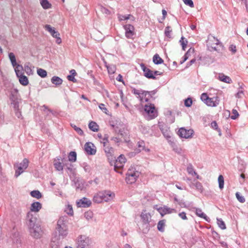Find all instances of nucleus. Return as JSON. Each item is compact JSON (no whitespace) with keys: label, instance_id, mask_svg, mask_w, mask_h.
<instances>
[{"label":"nucleus","instance_id":"bb28decb","mask_svg":"<svg viewBox=\"0 0 248 248\" xmlns=\"http://www.w3.org/2000/svg\"><path fill=\"white\" fill-rule=\"evenodd\" d=\"M45 29L48 31L54 38H55L57 31H55L54 27H52L51 26L49 25V24H46V25L45 26Z\"/></svg>","mask_w":248,"mask_h":248},{"label":"nucleus","instance_id":"4be33fe9","mask_svg":"<svg viewBox=\"0 0 248 248\" xmlns=\"http://www.w3.org/2000/svg\"><path fill=\"white\" fill-rule=\"evenodd\" d=\"M8 56L12 66L14 67V68H15V71L16 73V69L17 67V65H19L20 64L17 63L16 55L14 53L10 52L8 54Z\"/></svg>","mask_w":248,"mask_h":248},{"label":"nucleus","instance_id":"58836bf2","mask_svg":"<svg viewBox=\"0 0 248 248\" xmlns=\"http://www.w3.org/2000/svg\"><path fill=\"white\" fill-rule=\"evenodd\" d=\"M31 195L32 197L36 198V199H40L42 196L39 190H32L31 192Z\"/></svg>","mask_w":248,"mask_h":248},{"label":"nucleus","instance_id":"c03bdc74","mask_svg":"<svg viewBox=\"0 0 248 248\" xmlns=\"http://www.w3.org/2000/svg\"><path fill=\"white\" fill-rule=\"evenodd\" d=\"M217 221L219 227L222 229V230H224V229L226 228V226L224 221H222L221 219H217Z\"/></svg>","mask_w":248,"mask_h":248},{"label":"nucleus","instance_id":"680f3d73","mask_svg":"<svg viewBox=\"0 0 248 248\" xmlns=\"http://www.w3.org/2000/svg\"><path fill=\"white\" fill-rule=\"evenodd\" d=\"M162 14H163V17H162L161 20H159V22H160V23H162V22H163V21L164 20L166 16L167 15V12H166L165 9H163L162 11Z\"/></svg>","mask_w":248,"mask_h":248},{"label":"nucleus","instance_id":"72a5a7b5","mask_svg":"<svg viewBox=\"0 0 248 248\" xmlns=\"http://www.w3.org/2000/svg\"><path fill=\"white\" fill-rule=\"evenodd\" d=\"M165 220H161L159 221L157 223V229L161 232L164 231V227L165 226Z\"/></svg>","mask_w":248,"mask_h":248},{"label":"nucleus","instance_id":"6e6552de","mask_svg":"<svg viewBox=\"0 0 248 248\" xmlns=\"http://www.w3.org/2000/svg\"><path fill=\"white\" fill-rule=\"evenodd\" d=\"M29 163V160L27 158H24L19 164H16L14 167L16 169L15 176L17 177L20 174L24 172L25 169H27Z\"/></svg>","mask_w":248,"mask_h":248},{"label":"nucleus","instance_id":"3c124183","mask_svg":"<svg viewBox=\"0 0 248 248\" xmlns=\"http://www.w3.org/2000/svg\"><path fill=\"white\" fill-rule=\"evenodd\" d=\"M195 186L196 188L198 190L200 191V192H202L203 187H202V183H201V182H195Z\"/></svg>","mask_w":248,"mask_h":248},{"label":"nucleus","instance_id":"c85d7f7f","mask_svg":"<svg viewBox=\"0 0 248 248\" xmlns=\"http://www.w3.org/2000/svg\"><path fill=\"white\" fill-rule=\"evenodd\" d=\"M150 96V93L147 91H142L140 95V101L141 102H147L149 97Z\"/></svg>","mask_w":248,"mask_h":248},{"label":"nucleus","instance_id":"423d86ee","mask_svg":"<svg viewBox=\"0 0 248 248\" xmlns=\"http://www.w3.org/2000/svg\"><path fill=\"white\" fill-rule=\"evenodd\" d=\"M91 243L90 238L85 235H80L77 239V248H89Z\"/></svg>","mask_w":248,"mask_h":248},{"label":"nucleus","instance_id":"37998d69","mask_svg":"<svg viewBox=\"0 0 248 248\" xmlns=\"http://www.w3.org/2000/svg\"><path fill=\"white\" fill-rule=\"evenodd\" d=\"M105 151L106 153H107L108 157H109V156H111V157H112L111 153L113 151V148H109V147L108 146V145H106L105 148Z\"/></svg>","mask_w":248,"mask_h":248},{"label":"nucleus","instance_id":"e433bc0d","mask_svg":"<svg viewBox=\"0 0 248 248\" xmlns=\"http://www.w3.org/2000/svg\"><path fill=\"white\" fill-rule=\"evenodd\" d=\"M107 68L108 71V73L110 74V75L115 73L117 70V67L115 65H109L108 66H107Z\"/></svg>","mask_w":248,"mask_h":248},{"label":"nucleus","instance_id":"79ce46f5","mask_svg":"<svg viewBox=\"0 0 248 248\" xmlns=\"http://www.w3.org/2000/svg\"><path fill=\"white\" fill-rule=\"evenodd\" d=\"M65 211L68 215H73L74 213L73 207L71 205H67L66 208L65 209Z\"/></svg>","mask_w":248,"mask_h":248},{"label":"nucleus","instance_id":"09e8293b","mask_svg":"<svg viewBox=\"0 0 248 248\" xmlns=\"http://www.w3.org/2000/svg\"><path fill=\"white\" fill-rule=\"evenodd\" d=\"M99 108H100L102 111H103L105 114H108V110L107 107H106L105 104L103 103H101L99 105Z\"/></svg>","mask_w":248,"mask_h":248},{"label":"nucleus","instance_id":"e2e57ef3","mask_svg":"<svg viewBox=\"0 0 248 248\" xmlns=\"http://www.w3.org/2000/svg\"><path fill=\"white\" fill-rule=\"evenodd\" d=\"M102 143H103L104 146H105V147L106 145H108V137H104L102 140V141H101Z\"/></svg>","mask_w":248,"mask_h":248},{"label":"nucleus","instance_id":"cd10ccee","mask_svg":"<svg viewBox=\"0 0 248 248\" xmlns=\"http://www.w3.org/2000/svg\"><path fill=\"white\" fill-rule=\"evenodd\" d=\"M24 70L28 75H31L33 74V71L30 62H27L25 64Z\"/></svg>","mask_w":248,"mask_h":248},{"label":"nucleus","instance_id":"39448f33","mask_svg":"<svg viewBox=\"0 0 248 248\" xmlns=\"http://www.w3.org/2000/svg\"><path fill=\"white\" fill-rule=\"evenodd\" d=\"M201 98L204 103L208 106H211V107H215V106H217L220 101L218 96L209 97L207 93H202Z\"/></svg>","mask_w":248,"mask_h":248},{"label":"nucleus","instance_id":"f257e3e1","mask_svg":"<svg viewBox=\"0 0 248 248\" xmlns=\"http://www.w3.org/2000/svg\"><path fill=\"white\" fill-rule=\"evenodd\" d=\"M115 194L110 190H105V191L98 192L93 198V201L95 202L100 203L102 202H108L114 199Z\"/></svg>","mask_w":248,"mask_h":248},{"label":"nucleus","instance_id":"a878e982","mask_svg":"<svg viewBox=\"0 0 248 248\" xmlns=\"http://www.w3.org/2000/svg\"><path fill=\"white\" fill-rule=\"evenodd\" d=\"M218 79L225 83H231L232 80L229 76H225L223 73H220L218 75Z\"/></svg>","mask_w":248,"mask_h":248},{"label":"nucleus","instance_id":"c756f323","mask_svg":"<svg viewBox=\"0 0 248 248\" xmlns=\"http://www.w3.org/2000/svg\"><path fill=\"white\" fill-rule=\"evenodd\" d=\"M90 129L94 132H97L98 130L99 126L94 121H91L89 125Z\"/></svg>","mask_w":248,"mask_h":248},{"label":"nucleus","instance_id":"4d7b16f0","mask_svg":"<svg viewBox=\"0 0 248 248\" xmlns=\"http://www.w3.org/2000/svg\"><path fill=\"white\" fill-rule=\"evenodd\" d=\"M55 38L56 39V42L57 44H61L62 43V39L60 37V32L57 31V33L55 35Z\"/></svg>","mask_w":248,"mask_h":248},{"label":"nucleus","instance_id":"7c9ffc66","mask_svg":"<svg viewBox=\"0 0 248 248\" xmlns=\"http://www.w3.org/2000/svg\"><path fill=\"white\" fill-rule=\"evenodd\" d=\"M77 155L76 152H71L68 155V160L70 162H75L77 160Z\"/></svg>","mask_w":248,"mask_h":248},{"label":"nucleus","instance_id":"b1692460","mask_svg":"<svg viewBox=\"0 0 248 248\" xmlns=\"http://www.w3.org/2000/svg\"><path fill=\"white\" fill-rule=\"evenodd\" d=\"M42 208V204L39 202H34L31 204L30 210L34 211V212H38L39 210Z\"/></svg>","mask_w":248,"mask_h":248},{"label":"nucleus","instance_id":"2eb2a0df","mask_svg":"<svg viewBox=\"0 0 248 248\" xmlns=\"http://www.w3.org/2000/svg\"><path fill=\"white\" fill-rule=\"evenodd\" d=\"M28 226L29 229V232H31V230H32L33 226H34V224H35L37 221V217L36 216H33L32 214L30 213V212L28 214Z\"/></svg>","mask_w":248,"mask_h":248},{"label":"nucleus","instance_id":"f8f14e48","mask_svg":"<svg viewBox=\"0 0 248 248\" xmlns=\"http://www.w3.org/2000/svg\"><path fill=\"white\" fill-rule=\"evenodd\" d=\"M30 234L32 236L34 237V238H40L41 235L43 234V231L40 227V226L38 225V224H36V222L34 224V226L33 227L32 229L31 230Z\"/></svg>","mask_w":248,"mask_h":248},{"label":"nucleus","instance_id":"aec40b11","mask_svg":"<svg viewBox=\"0 0 248 248\" xmlns=\"http://www.w3.org/2000/svg\"><path fill=\"white\" fill-rule=\"evenodd\" d=\"M117 16L119 21L127 20V19H130L131 21L135 20V17L132 15H130V14L125 15V16L122 15V14H118Z\"/></svg>","mask_w":248,"mask_h":248},{"label":"nucleus","instance_id":"774afa93","mask_svg":"<svg viewBox=\"0 0 248 248\" xmlns=\"http://www.w3.org/2000/svg\"><path fill=\"white\" fill-rule=\"evenodd\" d=\"M70 72L71 73V74L74 76L76 75V71L75 70V69H71L70 71Z\"/></svg>","mask_w":248,"mask_h":248},{"label":"nucleus","instance_id":"864d4df0","mask_svg":"<svg viewBox=\"0 0 248 248\" xmlns=\"http://www.w3.org/2000/svg\"><path fill=\"white\" fill-rule=\"evenodd\" d=\"M185 4L189 5L190 7H194V4L192 0H183Z\"/></svg>","mask_w":248,"mask_h":248},{"label":"nucleus","instance_id":"052dcab7","mask_svg":"<svg viewBox=\"0 0 248 248\" xmlns=\"http://www.w3.org/2000/svg\"><path fill=\"white\" fill-rule=\"evenodd\" d=\"M178 215L183 219H187L186 214V212H180L178 214Z\"/></svg>","mask_w":248,"mask_h":248},{"label":"nucleus","instance_id":"6e6d98bb","mask_svg":"<svg viewBox=\"0 0 248 248\" xmlns=\"http://www.w3.org/2000/svg\"><path fill=\"white\" fill-rule=\"evenodd\" d=\"M72 126L74 128L75 130H76V131L78 133L79 135H83V131L82 130H81V129H80V127H78V126H76V125H74Z\"/></svg>","mask_w":248,"mask_h":248},{"label":"nucleus","instance_id":"412c9836","mask_svg":"<svg viewBox=\"0 0 248 248\" xmlns=\"http://www.w3.org/2000/svg\"><path fill=\"white\" fill-rule=\"evenodd\" d=\"M64 166H67V165L66 164H64L63 165L61 161V159L57 158L55 159L54 160V166L57 171H62L63 169Z\"/></svg>","mask_w":248,"mask_h":248},{"label":"nucleus","instance_id":"ddd939ff","mask_svg":"<svg viewBox=\"0 0 248 248\" xmlns=\"http://www.w3.org/2000/svg\"><path fill=\"white\" fill-rule=\"evenodd\" d=\"M178 134L179 136L182 138H185V139H188L191 138L193 134V130L189 129L186 130V128L181 127L178 131Z\"/></svg>","mask_w":248,"mask_h":248},{"label":"nucleus","instance_id":"9d476101","mask_svg":"<svg viewBox=\"0 0 248 248\" xmlns=\"http://www.w3.org/2000/svg\"><path fill=\"white\" fill-rule=\"evenodd\" d=\"M125 31V36L127 38L133 39L136 34L135 28L134 26L130 24H126L123 26Z\"/></svg>","mask_w":248,"mask_h":248},{"label":"nucleus","instance_id":"5701e85b","mask_svg":"<svg viewBox=\"0 0 248 248\" xmlns=\"http://www.w3.org/2000/svg\"><path fill=\"white\" fill-rule=\"evenodd\" d=\"M186 170L188 174H191L192 176H195L197 179H200V175L194 170V168L192 164H189L187 166Z\"/></svg>","mask_w":248,"mask_h":248},{"label":"nucleus","instance_id":"393cba45","mask_svg":"<svg viewBox=\"0 0 248 248\" xmlns=\"http://www.w3.org/2000/svg\"><path fill=\"white\" fill-rule=\"evenodd\" d=\"M195 214L200 217L203 218V219H205V220L209 221V217H208V216H207L204 213V212H203L201 209H199V208H196Z\"/></svg>","mask_w":248,"mask_h":248},{"label":"nucleus","instance_id":"0e129e2a","mask_svg":"<svg viewBox=\"0 0 248 248\" xmlns=\"http://www.w3.org/2000/svg\"><path fill=\"white\" fill-rule=\"evenodd\" d=\"M211 126L212 128H214L215 129H217L218 128V125L216 121H213L212 122Z\"/></svg>","mask_w":248,"mask_h":248},{"label":"nucleus","instance_id":"2f4dec72","mask_svg":"<svg viewBox=\"0 0 248 248\" xmlns=\"http://www.w3.org/2000/svg\"><path fill=\"white\" fill-rule=\"evenodd\" d=\"M52 83L55 85H60L62 83V80L58 76H53L51 78Z\"/></svg>","mask_w":248,"mask_h":248},{"label":"nucleus","instance_id":"de8ad7c7","mask_svg":"<svg viewBox=\"0 0 248 248\" xmlns=\"http://www.w3.org/2000/svg\"><path fill=\"white\" fill-rule=\"evenodd\" d=\"M232 115L231 116V118L235 120L239 117V114L236 109H232Z\"/></svg>","mask_w":248,"mask_h":248},{"label":"nucleus","instance_id":"5fc2aeb1","mask_svg":"<svg viewBox=\"0 0 248 248\" xmlns=\"http://www.w3.org/2000/svg\"><path fill=\"white\" fill-rule=\"evenodd\" d=\"M172 31V30L171 29V27H167L165 28V34L168 37H170V33Z\"/></svg>","mask_w":248,"mask_h":248},{"label":"nucleus","instance_id":"338daca9","mask_svg":"<svg viewBox=\"0 0 248 248\" xmlns=\"http://www.w3.org/2000/svg\"><path fill=\"white\" fill-rule=\"evenodd\" d=\"M116 79L119 81H123V77L122 75L119 74L116 78Z\"/></svg>","mask_w":248,"mask_h":248},{"label":"nucleus","instance_id":"0eeeda50","mask_svg":"<svg viewBox=\"0 0 248 248\" xmlns=\"http://www.w3.org/2000/svg\"><path fill=\"white\" fill-rule=\"evenodd\" d=\"M144 109L147 113V119H148V120H152V119L155 118V117H156L158 115L157 108H156L154 104L148 103V104L145 105Z\"/></svg>","mask_w":248,"mask_h":248},{"label":"nucleus","instance_id":"bf43d9fd","mask_svg":"<svg viewBox=\"0 0 248 248\" xmlns=\"http://www.w3.org/2000/svg\"><path fill=\"white\" fill-rule=\"evenodd\" d=\"M229 49L232 53H235L236 52V46L235 45H231L229 46Z\"/></svg>","mask_w":248,"mask_h":248},{"label":"nucleus","instance_id":"8fccbe9b","mask_svg":"<svg viewBox=\"0 0 248 248\" xmlns=\"http://www.w3.org/2000/svg\"><path fill=\"white\" fill-rule=\"evenodd\" d=\"M192 102L193 101L191 98H187V99L185 100L184 104L186 107H190L191 105L192 104Z\"/></svg>","mask_w":248,"mask_h":248},{"label":"nucleus","instance_id":"9b49d317","mask_svg":"<svg viewBox=\"0 0 248 248\" xmlns=\"http://www.w3.org/2000/svg\"><path fill=\"white\" fill-rule=\"evenodd\" d=\"M219 43V41L217 38L213 36H209L207 40V44L208 47H211L213 50H217V46Z\"/></svg>","mask_w":248,"mask_h":248},{"label":"nucleus","instance_id":"4c0bfd02","mask_svg":"<svg viewBox=\"0 0 248 248\" xmlns=\"http://www.w3.org/2000/svg\"><path fill=\"white\" fill-rule=\"evenodd\" d=\"M138 146L139 148H140V150L145 151L146 152H149V151H150L149 148H146L144 141H139Z\"/></svg>","mask_w":248,"mask_h":248},{"label":"nucleus","instance_id":"473e14b6","mask_svg":"<svg viewBox=\"0 0 248 248\" xmlns=\"http://www.w3.org/2000/svg\"><path fill=\"white\" fill-rule=\"evenodd\" d=\"M153 62L155 64H161V63L163 62L164 61L162 58H160L159 54H156L153 57Z\"/></svg>","mask_w":248,"mask_h":248},{"label":"nucleus","instance_id":"f3484780","mask_svg":"<svg viewBox=\"0 0 248 248\" xmlns=\"http://www.w3.org/2000/svg\"><path fill=\"white\" fill-rule=\"evenodd\" d=\"M141 67L144 71V75L145 76L148 78H153V79L155 78V76H154V72H153V71L151 70L149 68L146 67L144 64H141Z\"/></svg>","mask_w":248,"mask_h":248},{"label":"nucleus","instance_id":"13d9d810","mask_svg":"<svg viewBox=\"0 0 248 248\" xmlns=\"http://www.w3.org/2000/svg\"><path fill=\"white\" fill-rule=\"evenodd\" d=\"M141 91H139V90L137 89H134L133 90V93L135 95H138V98H139L140 100H141Z\"/></svg>","mask_w":248,"mask_h":248},{"label":"nucleus","instance_id":"c9c22d12","mask_svg":"<svg viewBox=\"0 0 248 248\" xmlns=\"http://www.w3.org/2000/svg\"><path fill=\"white\" fill-rule=\"evenodd\" d=\"M41 3L43 8L45 9L50 8L52 6L51 4L48 2V0H41Z\"/></svg>","mask_w":248,"mask_h":248},{"label":"nucleus","instance_id":"69168bd1","mask_svg":"<svg viewBox=\"0 0 248 248\" xmlns=\"http://www.w3.org/2000/svg\"><path fill=\"white\" fill-rule=\"evenodd\" d=\"M67 78L68 80H72V81L75 82L76 81V79H75L74 76L73 75H70L69 76H68Z\"/></svg>","mask_w":248,"mask_h":248},{"label":"nucleus","instance_id":"dca6fc26","mask_svg":"<svg viewBox=\"0 0 248 248\" xmlns=\"http://www.w3.org/2000/svg\"><path fill=\"white\" fill-rule=\"evenodd\" d=\"M84 149L88 154H95L96 152V147L92 142H86L84 144Z\"/></svg>","mask_w":248,"mask_h":248},{"label":"nucleus","instance_id":"ea45409f","mask_svg":"<svg viewBox=\"0 0 248 248\" xmlns=\"http://www.w3.org/2000/svg\"><path fill=\"white\" fill-rule=\"evenodd\" d=\"M37 73L42 78H45L47 75L46 71L45 69H41V68L37 70Z\"/></svg>","mask_w":248,"mask_h":248},{"label":"nucleus","instance_id":"f704fd0d","mask_svg":"<svg viewBox=\"0 0 248 248\" xmlns=\"http://www.w3.org/2000/svg\"><path fill=\"white\" fill-rule=\"evenodd\" d=\"M218 186L220 189H222L224 188V179L222 175H219L218 177Z\"/></svg>","mask_w":248,"mask_h":248},{"label":"nucleus","instance_id":"6ab92c4d","mask_svg":"<svg viewBox=\"0 0 248 248\" xmlns=\"http://www.w3.org/2000/svg\"><path fill=\"white\" fill-rule=\"evenodd\" d=\"M77 204L78 207H89L91 204V201H89L88 199L84 197L81 199L79 201H78Z\"/></svg>","mask_w":248,"mask_h":248},{"label":"nucleus","instance_id":"7ed1b4c3","mask_svg":"<svg viewBox=\"0 0 248 248\" xmlns=\"http://www.w3.org/2000/svg\"><path fill=\"white\" fill-rule=\"evenodd\" d=\"M24 71L23 66L19 64L16 69V74L19 78L20 83L23 86H27L29 84V79L27 76L24 75Z\"/></svg>","mask_w":248,"mask_h":248},{"label":"nucleus","instance_id":"603ef678","mask_svg":"<svg viewBox=\"0 0 248 248\" xmlns=\"http://www.w3.org/2000/svg\"><path fill=\"white\" fill-rule=\"evenodd\" d=\"M191 52H192L193 53V52H194V49H192V50L189 49L188 50V51H187V52L184 55V60L183 61H182L181 62V63H183V62H184L185 61H186V60H187V59L189 57V55H190Z\"/></svg>","mask_w":248,"mask_h":248},{"label":"nucleus","instance_id":"4468645a","mask_svg":"<svg viewBox=\"0 0 248 248\" xmlns=\"http://www.w3.org/2000/svg\"><path fill=\"white\" fill-rule=\"evenodd\" d=\"M157 210L159 212L162 217L164 215H167V214H172V213H176V209H171V208L168 207L167 205H163L162 207L157 208Z\"/></svg>","mask_w":248,"mask_h":248},{"label":"nucleus","instance_id":"a211bd4d","mask_svg":"<svg viewBox=\"0 0 248 248\" xmlns=\"http://www.w3.org/2000/svg\"><path fill=\"white\" fill-rule=\"evenodd\" d=\"M140 217L144 223H149L151 219V216L146 211H143L140 214Z\"/></svg>","mask_w":248,"mask_h":248},{"label":"nucleus","instance_id":"1a4fd4ad","mask_svg":"<svg viewBox=\"0 0 248 248\" xmlns=\"http://www.w3.org/2000/svg\"><path fill=\"white\" fill-rule=\"evenodd\" d=\"M126 162V159L124 155H120L115 162L114 170L115 171L119 173H122L121 169H123Z\"/></svg>","mask_w":248,"mask_h":248},{"label":"nucleus","instance_id":"f03ea898","mask_svg":"<svg viewBox=\"0 0 248 248\" xmlns=\"http://www.w3.org/2000/svg\"><path fill=\"white\" fill-rule=\"evenodd\" d=\"M56 229L59 232V238H63L67 235L68 231L64 217H62L59 219Z\"/></svg>","mask_w":248,"mask_h":248},{"label":"nucleus","instance_id":"a18cd8bd","mask_svg":"<svg viewBox=\"0 0 248 248\" xmlns=\"http://www.w3.org/2000/svg\"><path fill=\"white\" fill-rule=\"evenodd\" d=\"M93 215V212H91V211H87V212H86L84 213L85 217L88 220H90V219H92Z\"/></svg>","mask_w":248,"mask_h":248},{"label":"nucleus","instance_id":"20e7f679","mask_svg":"<svg viewBox=\"0 0 248 248\" xmlns=\"http://www.w3.org/2000/svg\"><path fill=\"white\" fill-rule=\"evenodd\" d=\"M139 176V171L136 170L134 167H130L126 172L125 180L127 184H133L136 182Z\"/></svg>","mask_w":248,"mask_h":248},{"label":"nucleus","instance_id":"49530a36","mask_svg":"<svg viewBox=\"0 0 248 248\" xmlns=\"http://www.w3.org/2000/svg\"><path fill=\"white\" fill-rule=\"evenodd\" d=\"M187 42H188L186 40V39H185L184 37H183V36H182L180 40V43H181V44L182 45L183 50H185L186 45L187 44Z\"/></svg>","mask_w":248,"mask_h":248},{"label":"nucleus","instance_id":"a19ab883","mask_svg":"<svg viewBox=\"0 0 248 248\" xmlns=\"http://www.w3.org/2000/svg\"><path fill=\"white\" fill-rule=\"evenodd\" d=\"M235 195L238 201L241 203H244L246 202V199L244 197V196L241 195L239 192H236L235 193Z\"/></svg>","mask_w":248,"mask_h":248}]
</instances>
